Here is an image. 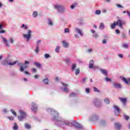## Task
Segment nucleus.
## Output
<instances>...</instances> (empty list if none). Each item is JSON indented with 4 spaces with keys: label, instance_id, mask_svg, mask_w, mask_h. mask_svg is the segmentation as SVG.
Here are the masks:
<instances>
[{
    "label": "nucleus",
    "instance_id": "nucleus-12",
    "mask_svg": "<svg viewBox=\"0 0 130 130\" xmlns=\"http://www.w3.org/2000/svg\"><path fill=\"white\" fill-rule=\"evenodd\" d=\"M115 127L116 129H120L121 128V125L119 123H115Z\"/></svg>",
    "mask_w": 130,
    "mask_h": 130
},
{
    "label": "nucleus",
    "instance_id": "nucleus-54",
    "mask_svg": "<svg viewBox=\"0 0 130 130\" xmlns=\"http://www.w3.org/2000/svg\"><path fill=\"white\" fill-rule=\"evenodd\" d=\"M39 77V75H36L35 76V79H38Z\"/></svg>",
    "mask_w": 130,
    "mask_h": 130
},
{
    "label": "nucleus",
    "instance_id": "nucleus-53",
    "mask_svg": "<svg viewBox=\"0 0 130 130\" xmlns=\"http://www.w3.org/2000/svg\"><path fill=\"white\" fill-rule=\"evenodd\" d=\"M0 33L1 34H3V33H6V31L5 30H0Z\"/></svg>",
    "mask_w": 130,
    "mask_h": 130
},
{
    "label": "nucleus",
    "instance_id": "nucleus-37",
    "mask_svg": "<svg viewBox=\"0 0 130 130\" xmlns=\"http://www.w3.org/2000/svg\"><path fill=\"white\" fill-rule=\"evenodd\" d=\"M64 123H65V124H66L67 125H71V124H71V123H70V122H69V121H65Z\"/></svg>",
    "mask_w": 130,
    "mask_h": 130
},
{
    "label": "nucleus",
    "instance_id": "nucleus-47",
    "mask_svg": "<svg viewBox=\"0 0 130 130\" xmlns=\"http://www.w3.org/2000/svg\"><path fill=\"white\" fill-rule=\"evenodd\" d=\"M20 72H24V68L22 66L20 67Z\"/></svg>",
    "mask_w": 130,
    "mask_h": 130
},
{
    "label": "nucleus",
    "instance_id": "nucleus-49",
    "mask_svg": "<svg viewBox=\"0 0 130 130\" xmlns=\"http://www.w3.org/2000/svg\"><path fill=\"white\" fill-rule=\"evenodd\" d=\"M116 32L117 33V34H119L120 33V31H119V30L116 29Z\"/></svg>",
    "mask_w": 130,
    "mask_h": 130
},
{
    "label": "nucleus",
    "instance_id": "nucleus-10",
    "mask_svg": "<svg viewBox=\"0 0 130 130\" xmlns=\"http://www.w3.org/2000/svg\"><path fill=\"white\" fill-rule=\"evenodd\" d=\"M119 100L121 101V102L124 104V105H125V103H126L127 100L126 98H119Z\"/></svg>",
    "mask_w": 130,
    "mask_h": 130
},
{
    "label": "nucleus",
    "instance_id": "nucleus-50",
    "mask_svg": "<svg viewBox=\"0 0 130 130\" xmlns=\"http://www.w3.org/2000/svg\"><path fill=\"white\" fill-rule=\"evenodd\" d=\"M118 56H119V57H121V58H122V57H123V56L122 54H118Z\"/></svg>",
    "mask_w": 130,
    "mask_h": 130
},
{
    "label": "nucleus",
    "instance_id": "nucleus-4",
    "mask_svg": "<svg viewBox=\"0 0 130 130\" xmlns=\"http://www.w3.org/2000/svg\"><path fill=\"white\" fill-rule=\"evenodd\" d=\"M54 8L55 9H56L59 13H63L64 12V10H66L64 7L59 5H55Z\"/></svg>",
    "mask_w": 130,
    "mask_h": 130
},
{
    "label": "nucleus",
    "instance_id": "nucleus-36",
    "mask_svg": "<svg viewBox=\"0 0 130 130\" xmlns=\"http://www.w3.org/2000/svg\"><path fill=\"white\" fill-rule=\"evenodd\" d=\"M124 118L125 119H126V120H128V119H129V117L127 115H124Z\"/></svg>",
    "mask_w": 130,
    "mask_h": 130
},
{
    "label": "nucleus",
    "instance_id": "nucleus-51",
    "mask_svg": "<svg viewBox=\"0 0 130 130\" xmlns=\"http://www.w3.org/2000/svg\"><path fill=\"white\" fill-rule=\"evenodd\" d=\"M10 42H11V43H13V42H14V39H13V38H11V39H10Z\"/></svg>",
    "mask_w": 130,
    "mask_h": 130
},
{
    "label": "nucleus",
    "instance_id": "nucleus-35",
    "mask_svg": "<svg viewBox=\"0 0 130 130\" xmlns=\"http://www.w3.org/2000/svg\"><path fill=\"white\" fill-rule=\"evenodd\" d=\"M78 74H80V69L79 68L76 70V74L78 75Z\"/></svg>",
    "mask_w": 130,
    "mask_h": 130
},
{
    "label": "nucleus",
    "instance_id": "nucleus-44",
    "mask_svg": "<svg viewBox=\"0 0 130 130\" xmlns=\"http://www.w3.org/2000/svg\"><path fill=\"white\" fill-rule=\"evenodd\" d=\"M45 58H48V57H49V55L48 54H45Z\"/></svg>",
    "mask_w": 130,
    "mask_h": 130
},
{
    "label": "nucleus",
    "instance_id": "nucleus-56",
    "mask_svg": "<svg viewBox=\"0 0 130 130\" xmlns=\"http://www.w3.org/2000/svg\"><path fill=\"white\" fill-rule=\"evenodd\" d=\"M24 74H26V75H30V73L27 71L24 72Z\"/></svg>",
    "mask_w": 130,
    "mask_h": 130
},
{
    "label": "nucleus",
    "instance_id": "nucleus-55",
    "mask_svg": "<svg viewBox=\"0 0 130 130\" xmlns=\"http://www.w3.org/2000/svg\"><path fill=\"white\" fill-rule=\"evenodd\" d=\"M103 44H105L106 43V40H104L103 41Z\"/></svg>",
    "mask_w": 130,
    "mask_h": 130
},
{
    "label": "nucleus",
    "instance_id": "nucleus-41",
    "mask_svg": "<svg viewBox=\"0 0 130 130\" xmlns=\"http://www.w3.org/2000/svg\"><path fill=\"white\" fill-rule=\"evenodd\" d=\"M105 80H106V81L107 82H109V81H111V79L108 78H107V77H106V78H105Z\"/></svg>",
    "mask_w": 130,
    "mask_h": 130
},
{
    "label": "nucleus",
    "instance_id": "nucleus-24",
    "mask_svg": "<svg viewBox=\"0 0 130 130\" xmlns=\"http://www.w3.org/2000/svg\"><path fill=\"white\" fill-rule=\"evenodd\" d=\"M17 62H18V61H15L14 62H9V64L10 66H14V64H16V63H17Z\"/></svg>",
    "mask_w": 130,
    "mask_h": 130
},
{
    "label": "nucleus",
    "instance_id": "nucleus-31",
    "mask_svg": "<svg viewBox=\"0 0 130 130\" xmlns=\"http://www.w3.org/2000/svg\"><path fill=\"white\" fill-rule=\"evenodd\" d=\"M100 14H101V11L100 10H96L95 11L96 15H100Z\"/></svg>",
    "mask_w": 130,
    "mask_h": 130
},
{
    "label": "nucleus",
    "instance_id": "nucleus-30",
    "mask_svg": "<svg viewBox=\"0 0 130 130\" xmlns=\"http://www.w3.org/2000/svg\"><path fill=\"white\" fill-rule=\"evenodd\" d=\"M123 47H124V48H128V45L127 44H123Z\"/></svg>",
    "mask_w": 130,
    "mask_h": 130
},
{
    "label": "nucleus",
    "instance_id": "nucleus-40",
    "mask_svg": "<svg viewBox=\"0 0 130 130\" xmlns=\"http://www.w3.org/2000/svg\"><path fill=\"white\" fill-rule=\"evenodd\" d=\"M64 32H65V33H68V32H70V29H69V28H65Z\"/></svg>",
    "mask_w": 130,
    "mask_h": 130
},
{
    "label": "nucleus",
    "instance_id": "nucleus-16",
    "mask_svg": "<svg viewBox=\"0 0 130 130\" xmlns=\"http://www.w3.org/2000/svg\"><path fill=\"white\" fill-rule=\"evenodd\" d=\"M114 86L115 88H121V85L119 84H117V83H114Z\"/></svg>",
    "mask_w": 130,
    "mask_h": 130
},
{
    "label": "nucleus",
    "instance_id": "nucleus-22",
    "mask_svg": "<svg viewBox=\"0 0 130 130\" xmlns=\"http://www.w3.org/2000/svg\"><path fill=\"white\" fill-rule=\"evenodd\" d=\"M100 29L102 30L104 29V24H103V23H101L100 25Z\"/></svg>",
    "mask_w": 130,
    "mask_h": 130
},
{
    "label": "nucleus",
    "instance_id": "nucleus-15",
    "mask_svg": "<svg viewBox=\"0 0 130 130\" xmlns=\"http://www.w3.org/2000/svg\"><path fill=\"white\" fill-rule=\"evenodd\" d=\"M100 71L101 73H102V74H104V75H105V76L107 75V71H106V70L101 69Z\"/></svg>",
    "mask_w": 130,
    "mask_h": 130
},
{
    "label": "nucleus",
    "instance_id": "nucleus-34",
    "mask_svg": "<svg viewBox=\"0 0 130 130\" xmlns=\"http://www.w3.org/2000/svg\"><path fill=\"white\" fill-rule=\"evenodd\" d=\"M93 88L94 89V91L95 92H98V93H99V92H100V91H99V90H98V89L97 88H96V87H93Z\"/></svg>",
    "mask_w": 130,
    "mask_h": 130
},
{
    "label": "nucleus",
    "instance_id": "nucleus-46",
    "mask_svg": "<svg viewBox=\"0 0 130 130\" xmlns=\"http://www.w3.org/2000/svg\"><path fill=\"white\" fill-rule=\"evenodd\" d=\"M117 8H121L122 9L123 8V7L121 6V5H120L119 4H117Z\"/></svg>",
    "mask_w": 130,
    "mask_h": 130
},
{
    "label": "nucleus",
    "instance_id": "nucleus-48",
    "mask_svg": "<svg viewBox=\"0 0 130 130\" xmlns=\"http://www.w3.org/2000/svg\"><path fill=\"white\" fill-rule=\"evenodd\" d=\"M76 5H77V4H75V5H71V9H74Z\"/></svg>",
    "mask_w": 130,
    "mask_h": 130
},
{
    "label": "nucleus",
    "instance_id": "nucleus-39",
    "mask_svg": "<svg viewBox=\"0 0 130 130\" xmlns=\"http://www.w3.org/2000/svg\"><path fill=\"white\" fill-rule=\"evenodd\" d=\"M48 24L49 25H52V21L50 19H48Z\"/></svg>",
    "mask_w": 130,
    "mask_h": 130
},
{
    "label": "nucleus",
    "instance_id": "nucleus-63",
    "mask_svg": "<svg viewBox=\"0 0 130 130\" xmlns=\"http://www.w3.org/2000/svg\"><path fill=\"white\" fill-rule=\"evenodd\" d=\"M25 64H29V62L28 61H25Z\"/></svg>",
    "mask_w": 130,
    "mask_h": 130
},
{
    "label": "nucleus",
    "instance_id": "nucleus-61",
    "mask_svg": "<svg viewBox=\"0 0 130 130\" xmlns=\"http://www.w3.org/2000/svg\"><path fill=\"white\" fill-rule=\"evenodd\" d=\"M103 13H106V10L103 9Z\"/></svg>",
    "mask_w": 130,
    "mask_h": 130
},
{
    "label": "nucleus",
    "instance_id": "nucleus-18",
    "mask_svg": "<svg viewBox=\"0 0 130 130\" xmlns=\"http://www.w3.org/2000/svg\"><path fill=\"white\" fill-rule=\"evenodd\" d=\"M34 64H35V66H36L37 68H41V64L38 62H35L34 63Z\"/></svg>",
    "mask_w": 130,
    "mask_h": 130
},
{
    "label": "nucleus",
    "instance_id": "nucleus-43",
    "mask_svg": "<svg viewBox=\"0 0 130 130\" xmlns=\"http://www.w3.org/2000/svg\"><path fill=\"white\" fill-rule=\"evenodd\" d=\"M8 118H9L10 120H14V117H13V116L8 117Z\"/></svg>",
    "mask_w": 130,
    "mask_h": 130
},
{
    "label": "nucleus",
    "instance_id": "nucleus-1",
    "mask_svg": "<svg viewBox=\"0 0 130 130\" xmlns=\"http://www.w3.org/2000/svg\"><path fill=\"white\" fill-rule=\"evenodd\" d=\"M125 24V22L121 19H118L117 22L114 21L113 24L111 25V29H114L115 28V26H119L121 29H122V26Z\"/></svg>",
    "mask_w": 130,
    "mask_h": 130
},
{
    "label": "nucleus",
    "instance_id": "nucleus-7",
    "mask_svg": "<svg viewBox=\"0 0 130 130\" xmlns=\"http://www.w3.org/2000/svg\"><path fill=\"white\" fill-rule=\"evenodd\" d=\"M31 106V110L34 111V112H35L37 110L38 107H37L35 103H32Z\"/></svg>",
    "mask_w": 130,
    "mask_h": 130
},
{
    "label": "nucleus",
    "instance_id": "nucleus-33",
    "mask_svg": "<svg viewBox=\"0 0 130 130\" xmlns=\"http://www.w3.org/2000/svg\"><path fill=\"white\" fill-rule=\"evenodd\" d=\"M25 126L26 128H31V126H30V125H29L28 124H25Z\"/></svg>",
    "mask_w": 130,
    "mask_h": 130
},
{
    "label": "nucleus",
    "instance_id": "nucleus-64",
    "mask_svg": "<svg viewBox=\"0 0 130 130\" xmlns=\"http://www.w3.org/2000/svg\"><path fill=\"white\" fill-rule=\"evenodd\" d=\"M91 32H92V33L94 34V33H95V30L92 29Z\"/></svg>",
    "mask_w": 130,
    "mask_h": 130
},
{
    "label": "nucleus",
    "instance_id": "nucleus-2",
    "mask_svg": "<svg viewBox=\"0 0 130 130\" xmlns=\"http://www.w3.org/2000/svg\"><path fill=\"white\" fill-rule=\"evenodd\" d=\"M19 113L20 116L18 117V119L20 121H22V120H23V119L26 117V113H25V112L22 110H19Z\"/></svg>",
    "mask_w": 130,
    "mask_h": 130
},
{
    "label": "nucleus",
    "instance_id": "nucleus-26",
    "mask_svg": "<svg viewBox=\"0 0 130 130\" xmlns=\"http://www.w3.org/2000/svg\"><path fill=\"white\" fill-rule=\"evenodd\" d=\"M76 64H72V71H75V70H76Z\"/></svg>",
    "mask_w": 130,
    "mask_h": 130
},
{
    "label": "nucleus",
    "instance_id": "nucleus-14",
    "mask_svg": "<svg viewBox=\"0 0 130 130\" xmlns=\"http://www.w3.org/2000/svg\"><path fill=\"white\" fill-rule=\"evenodd\" d=\"M4 43H5L6 46H9V44H8V41L7 40V39H6L4 37H2Z\"/></svg>",
    "mask_w": 130,
    "mask_h": 130
},
{
    "label": "nucleus",
    "instance_id": "nucleus-3",
    "mask_svg": "<svg viewBox=\"0 0 130 130\" xmlns=\"http://www.w3.org/2000/svg\"><path fill=\"white\" fill-rule=\"evenodd\" d=\"M47 111L49 113H51L54 115L55 118L54 119H55V118H57V117H58V113H57V112H56L53 109L49 108L48 109Z\"/></svg>",
    "mask_w": 130,
    "mask_h": 130
},
{
    "label": "nucleus",
    "instance_id": "nucleus-17",
    "mask_svg": "<svg viewBox=\"0 0 130 130\" xmlns=\"http://www.w3.org/2000/svg\"><path fill=\"white\" fill-rule=\"evenodd\" d=\"M62 43H63V46L64 47H68L69 46V44L67 42H66V41H63L62 42Z\"/></svg>",
    "mask_w": 130,
    "mask_h": 130
},
{
    "label": "nucleus",
    "instance_id": "nucleus-57",
    "mask_svg": "<svg viewBox=\"0 0 130 130\" xmlns=\"http://www.w3.org/2000/svg\"><path fill=\"white\" fill-rule=\"evenodd\" d=\"M32 72H34L35 73H36V69H35V68H33V69H32Z\"/></svg>",
    "mask_w": 130,
    "mask_h": 130
},
{
    "label": "nucleus",
    "instance_id": "nucleus-28",
    "mask_svg": "<svg viewBox=\"0 0 130 130\" xmlns=\"http://www.w3.org/2000/svg\"><path fill=\"white\" fill-rule=\"evenodd\" d=\"M21 28H24L25 30L28 29V26L27 25H25V24H22L21 26Z\"/></svg>",
    "mask_w": 130,
    "mask_h": 130
},
{
    "label": "nucleus",
    "instance_id": "nucleus-38",
    "mask_svg": "<svg viewBox=\"0 0 130 130\" xmlns=\"http://www.w3.org/2000/svg\"><path fill=\"white\" fill-rule=\"evenodd\" d=\"M55 51H56V52H59V46H58L56 48Z\"/></svg>",
    "mask_w": 130,
    "mask_h": 130
},
{
    "label": "nucleus",
    "instance_id": "nucleus-20",
    "mask_svg": "<svg viewBox=\"0 0 130 130\" xmlns=\"http://www.w3.org/2000/svg\"><path fill=\"white\" fill-rule=\"evenodd\" d=\"M76 31H77V32L79 33V34H80V35H81V36L83 35V34H82V31H81L80 29L76 28Z\"/></svg>",
    "mask_w": 130,
    "mask_h": 130
},
{
    "label": "nucleus",
    "instance_id": "nucleus-58",
    "mask_svg": "<svg viewBox=\"0 0 130 130\" xmlns=\"http://www.w3.org/2000/svg\"><path fill=\"white\" fill-rule=\"evenodd\" d=\"M93 50L91 49H89L88 50H87L88 52H91V51H92Z\"/></svg>",
    "mask_w": 130,
    "mask_h": 130
},
{
    "label": "nucleus",
    "instance_id": "nucleus-42",
    "mask_svg": "<svg viewBox=\"0 0 130 130\" xmlns=\"http://www.w3.org/2000/svg\"><path fill=\"white\" fill-rule=\"evenodd\" d=\"M76 95V94L75 93H72L71 94H70V97H75V95Z\"/></svg>",
    "mask_w": 130,
    "mask_h": 130
},
{
    "label": "nucleus",
    "instance_id": "nucleus-23",
    "mask_svg": "<svg viewBox=\"0 0 130 130\" xmlns=\"http://www.w3.org/2000/svg\"><path fill=\"white\" fill-rule=\"evenodd\" d=\"M104 101L107 103V104H109V103H110V101H109L107 98L105 99Z\"/></svg>",
    "mask_w": 130,
    "mask_h": 130
},
{
    "label": "nucleus",
    "instance_id": "nucleus-29",
    "mask_svg": "<svg viewBox=\"0 0 130 130\" xmlns=\"http://www.w3.org/2000/svg\"><path fill=\"white\" fill-rule=\"evenodd\" d=\"M11 112L14 115V116H17V114L14 111V110L11 109Z\"/></svg>",
    "mask_w": 130,
    "mask_h": 130
},
{
    "label": "nucleus",
    "instance_id": "nucleus-32",
    "mask_svg": "<svg viewBox=\"0 0 130 130\" xmlns=\"http://www.w3.org/2000/svg\"><path fill=\"white\" fill-rule=\"evenodd\" d=\"M43 82L44 83H45V84H48V79H44L43 80Z\"/></svg>",
    "mask_w": 130,
    "mask_h": 130
},
{
    "label": "nucleus",
    "instance_id": "nucleus-60",
    "mask_svg": "<svg viewBox=\"0 0 130 130\" xmlns=\"http://www.w3.org/2000/svg\"><path fill=\"white\" fill-rule=\"evenodd\" d=\"M86 80H87L86 78H83V80H82V82H85V81H86Z\"/></svg>",
    "mask_w": 130,
    "mask_h": 130
},
{
    "label": "nucleus",
    "instance_id": "nucleus-13",
    "mask_svg": "<svg viewBox=\"0 0 130 130\" xmlns=\"http://www.w3.org/2000/svg\"><path fill=\"white\" fill-rule=\"evenodd\" d=\"M93 66H94V61H93V60H91L89 63V69H92V68H93Z\"/></svg>",
    "mask_w": 130,
    "mask_h": 130
},
{
    "label": "nucleus",
    "instance_id": "nucleus-6",
    "mask_svg": "<svg viewBox=\"0 0 130 130\" xmlns=\"http://www.w3.org/2000/svg\"><path fill=\"white\" fill-rule=\"evenodd\" d=\"M62 85L63 87V88H62V91L64 92H66V93H68L69 92V88H67V87H68V84L64 83V82H62Z\"/></svg>",
    "mask_w": 130,
    "mask_h": 130
},
{
    "label": "nucleus",
    "instance_id": "nucleus-19",
    "mask_svg": "<svg viewBox=\"0 0 130 130\" xmlns=\"http://www.w3.org/2000/svg\"><path fill=\"white\" fill-rule=\"evenodd\" d=\"M114 108L115 109V110H116L118 113H119L120 112V109H119V108H118L117 106H115L114 107Z\"/></svg>",
    "mask_w": 130,
    "mask_h": 130
},
{
    "label": "nucleus",
    "instance_id": "nucleus-52",
    "mask_svg": "<svg viewBox=\"0 0 130 130\" xmlns=\"http://www.w3.org/2000/svg\"><path fill=\"white\" fill-rule=\"evenodd\" d=\"M3 112H4V113H7V112H8V111H7V110L6 109H5L3 110Z\"/></svg>",
    "mask_w": 130,
    "mask_h": 130
},
{
    "label": "nucleus",
    "instance_id": "nucleus-8",
    "mask_svg": "<svg viewBox=\"0 0 130 130\" xmlns=\"http://www.w3.org/2000/svg\"><path fill=\"white\" fill-rule=\"evenodd\" d=\"M121 80H122V81H123L125 83V84H126L127 85H129V82H130L129 78L125 79L124 77H121Z\"/></svg>",
    "mask_w": 130,
    "mask_h": 130
},
{
    "label": "nucleus",
    "instance_id": "nucleus-5",
    "mask_svg": "<svg viewBox=\"0 0 130 130\" xmlns=\"http://www.w3.org/2000/svg\"><path fill=\"white\" fill-rule=\"evenodd\" d=\"M27 33L28 35L24 34L23 36L24 38L27 39V41H29V39H30V37H31V33H32V31L30 30H27Z\"/></svg>",
    "mask_w": 130,
    "mask_h": 130
},
{
    "label": "nucleus",
    "instance_id": "nucleus-62",
    "mask_svg": "<svg viewBox=\"0 0 130 130\" xmlns=\"http://www.w3.org/2000/svg\"><path fill=\"white\" fill-rule=\"evenodd\" d=\"M94 37H95V38H96V37H98V35H97V34H95L94 35Z\"/></svg>",
    "mask_w": 130,
    "mask_h": 130
},
{
    "label": "nucleus",
    "instance_id": "nucleus-25",
    "mask_svg": "<svg viewBox=\"0 0 130 130\" xmlns=\"http://www.w3.org/2000/svg\"><path fill=\"white\" fill-rule=\"evenodd\" d=\"M38 15V13H37V12L35 11V12L33 13L32 16H33V17H37Z\"/></svg>",
    "mask_w": 130,
    "mask_h": 130
},
{
    "label": "nucleus",
    "instance_id": "nucleus-27",
    "mask_svg": "<svg viewBox=\"0 0 130 130\" xmlns=\"http://www.w3.org/2000/svg\"><path fill=\"white\" fill-rule=\"evenodd\" d=\"M13 129L16 130L18 129V125L16 123H14V126H13Z\"/></svg>",
    "mask_w": 130,
    "mask_h": 130
},
{
    "label": "nucleus",
    "instance_id": "nucleus-9",
    "mask_svg": "<svg viewBox=\"0 0 130 130\" xmlns=\"http://www.w3.org/2000/svg\"><path fill=\"white\" fill-rule=\"evenodd\" d=\"M94 105L96 107H100V106H101V102L98 101V100L95 99L94 101Z\"/></svg>",
    "mask_w": 130,
    "mask_h": 130
},
{
    "label": "nucleus",
    "instance_id": "nucleus-21",
    "mask_svg": "<svg viewBox=\"0 0 130 130\" xmlns=\"http://www.w3.org/2000/svg\"><path fill=\"white\" fill-rule=\"evenodd\" d=\"M75 126L78 128H82V125L78 123H76L75 124Z\"/></svg>",
    "mask_w": 130,
    "mask_h": 130
},
{
    "label": "nucleus",
    "instance_id": "nucleus-45",
    "mask_svg": "<svg viewBox=\"0 0 130 130\" xmlns=\"http://www.w3.org/2000/svg\"><path fill=\"white\" fill-rule=\"evenodd\" d=\"M85 91L86 92V93H89V92H90V89L89 88H86Z\"/></svg>",
    "mask_w": 130,
    "mask_h": 130
},
{
    "label": "nucleus",
    "instance_id": "nucleus-11",
    "mask_svg": "<svg viewBox=\"0 0 130 130\" xmlns=\"http://www.w3.org/2000/svg\"><path fill=\"white\" fill-rule=\"evenodd\" d=\"M41 43V41L40 40H39L38 41V43H37V48H36V49L35 50L36 52L37 53H38V52H39V44Z\"/></svg>",
    "mask_w": 130,
    "mask_h": 130
},
{
    "label": "nucleus",
    "instance_id": "nucleus-59",
    "mask_svg": "<svg viewBox=\"0 0 130 130\" xmlns=\"http://www.w3.org/2000/svg\"><path fill=\"white\" fill-rule=\"evenodd\" d=\"M28 68V66H27V65H25L24 67H23V69H27Z\"/></svg>",
    "mask_w": 130,
    "mask_h": 130
}]
</instances>
